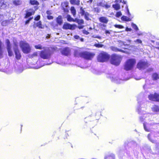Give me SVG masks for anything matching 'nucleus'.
I'll list each match as a JSON object with an SVG mask.
<instances>
[{
  "label": "nucleus",
  "instance_id": "nucleus-1",
  "mask_svg": "<svg viewBox=\"0 0 159 159\" xmlns=\"http://www.w3.org/2000/svg\"><path fill=\"white\" fill-rule=\"evenodd\" d=\"M121 59L120 56L116 54H113L111 55L110 62L112 64L117 66L120 65Z\"/></svg>",
  "mask_w": 159,
  "mask_h": 159
},
{
  "label": "nucleus",
  "instance_id": "nucleus-2",
  "mask_svg": "<svg viewBox=\"0 0 159 159\" xmlns=\"http://www.w3.org/2000/svg\"><path fill=\"white\" fill-rule=\"evenodd\" d=\"M52 52L49 49H46L40 52V57L43 59H49L51 56Z\"/></svg>",
  "mask_w": 159,
  "mask_h": 159
},
{
  "label": "nucleus",
  "instance_id": "nucleus-3",
  "mask_svg": "<svg viewBox=\"0 0 159 159\" xmlns=\"http://www.w3.org/2000/svg\"><path fill=\"white\" fill-rule=\"evenodd\" d=\"M20 47L23 52L25 54L30 53L31 48L29 44L25 42L21 41L20 43Z\"/></svg>",
  "mask_w": 159,
  "mask_h": 159
},
{
  "label": "nucleus",
  "instance_id": "nucleus-4",
  "mask_svg": "<svg viewBox=\"0 0 159 159\" xmlns=\"http://www.w3.org/2000/svg\"><path fill=\"white\" fill-rule=\"evenodd\" d=\"M110 57V56L107 53L102 52H101L97 57V60L99 62H104L108 61Z\"/></svg>",
  "mask_w": 159,
  "mask_h": 159
},
{
  "label": "nucleus",
  "instance_id": "nucleus-5",
  "mask_svg": "<svg viewBox=\"0 0 159 159\" xmlns=\"http://www.w3.org/2000/svg\"><path fill=\"white\" fill-rule=\"evenodd\" d=\"M136 60L133 58L129 59L128 60L124 66L125 69L127 70H130L134 67L136 63Z\"/></svg>",
  "mask_w": 159,
  "mask_h": 159
},
{
  "label": "nucleus",
  "instance_id": "nucleus-6",
  "mask_svg": "<svg viewBox=\"0 0 159 159\" xmlns=\"http://www.w3.org/2000/svg\"><path fill=\"white\" fill-rule=\"evenodd\" d=\"M138 105L137 109V111L139 114L145 115L146 113L145 111L147 107L146 103L143 102H138Z\"/></svg>",
  "mask_w": 159,
  "mask_h": 159
},
{
  "label": "nucleus",
  "instance_id": "nucleus-7",
  "mask_svg": "<svg viewBox=\"0 0 159 159\" xmlns=\"http://www.w3.org/2000/svg\"><path fill=\"white\" fill-rule=\"evenodd\" d=\"M107 77L110 79L111 81L116 84H119L122 83L124 79H119L116 75L113 74H107Z\"/></svg>",
  "mask_w": 159,
  "mask_h": 159
},
{
  "label": "nucleus",
  "instance_id": "nucleus-8",
  "mask_svg": "<svg viewBox=\"0 0 159 159\" xmlns=\"http://www.w3.org/2000/svg\"><path fill=\"white\" fill-rule=\"evenodd\" d=\"M82 57L87 60H91L94 57V54L87 51L82 52Z\"/></svg>",
  "mask_w": 159,
  "mask_h": 159
},
{
  "label": "nucleus",
  "instance_id": "nucleus-9",
  "mask_svg": "<svg viewBox=\"0 0 159 159\" xmlns=\"http://www.w3.org/2000/svg\"><path fill=\"white\" fill-rule=\"evenodd\" d=\"M148 66V63L147 62L140 61L137 64V67L139 70L144 69Z\"/></svg>",
  "mask_w": 159,
  "mask_h": 159
},
{
  "label": "nucleus",
  "instance_id": "nucleus-10",
  "mask_svg": "<svg viewBox=\"0 0 159 159\" xmlns=\"http://www.w3.org/2000/svg\"><path fill=\"white\" fill-rule=\"evenodd\" d=\"M148 98L151 101L159 102V94L156 93L154 94H150L148 95Z\"/></svg>",
  "mask_w": 159,
  "mask_h": 159
},
{
  "label": "nucleus",
  "instance_id": "nucleus-11",
  "mask_svg": "<svg viewBox=\"0 0 159 159\" xmlns=\"http://www.w3.org/2000/svg\"><path fill=\"white\" fill-rule=\"evenodd\" d=\"M13 50L15 55V58L18 61L20 59L21 55L17 46L14 47Z\"/></svg>",
  "mask_w": 159,
  "mask_h": 159
},
{
  "label": "nucleus",
  "instance_id": "nucleus-12",
  "mask_svg": "<svg viewBox=\"0 0 159 159\" xmlns=\"http://www.w3.org/2000/svg\"><path fill=\"white\" fill-rule=\"evenodd\" d=\"M76 26L75 25H71L69 23H65L63 26V28L65 30H74L75 29Z\"/></svg>",
  "mask_w": 159,
  "mask_h": 159
},
{
  "label": "nucleus",
  "instance_id": "nucleus-13",
  "mask_svg": "<svg viewBox=\"0 0 159 159\" xmlns=\"http://www.w3.org/2000/svg\"><path fill=\"white\" fill-rule=\"evenodd\" d=\"M97 5L98 6L104 7L106 9L110 7V6L107 4V3L104 0H99L98 1Z\"/></svg>",
  "mask_w": 159,
  "mask_h": 159
},
{
  "label": "nucleus",
  "instance_id": "nucleus-14",
  "mask_svg": "<svg viewBox=\"0 0 159 159\" xmlns=\"http://www.w3.org/2000/svg\"><path fill=\"white\" fill-rule=\"evenodd\" d=\"M129 145H132L133 147H135L137 146V143L135 141L132 140H127L124 143V146L125 149H127L126 147L129 146Z\"/></svg>",
  "mask_w": 159,
  "mask_h": 159
},
{
  "label": "nucleus",
  "instance_id": "nucleus-15",
  "mask_svg": "<svg viewBox=\"0 0 159 159\" xmlns=\"http://www.w3.org/2000/svg\"><path fill=\"white\" fill-rule=\"evenodd\" d=\"M35 11L33 9H30L26 12L25 16V18H28L32 15L34 14Z\"/></svg>",
  "mask_w": 159,
  "mask_h": 159
},
{
  "label": "nucleus",
  "instance_id": "nucleus-16",
  "mask_svg": "<svg viewBox=\"0 0 159 159\" xmlns=\"http://www.w3.org/2000/svg\"><path fill=\"white\" fill-rule=\"evenodd\" d=\"M8 3L5 0H0V8L1 9H6Z\"/></svg>",
  "mask_w": 159,
  "mask_h": 159
},
{
  "label": "nucleus",
  "instance_id": "nucleus-17",
  "mask_svg": "<svg viewBox=\"0 0 159 159\" xmlns=\"http://www.w3.org/2000/svg\"><path fill=\"white\" fill-rule=\"evenodd\" d=\"M70 50L68 47L64 48L61 51V54L67 56L70 54Z\"/></svg>",
  "mask_w": 159,
  "mask_h": 159
},
{
  "label": "nucleus",
  "instance_id": "nucleus-18",
  "mask_svg": "<svg viewBox=\"0 0 159 159\" xmlns=\"http://www.w3.org/2000/svg\"><path fill=\"white\" fill-rule=\"evenodd\" d=\"M68 4L69 3L67 2H64L61 3L62 8L65 12H67L68 11Z\"/></svg>",
  "mask_w": 159,
  "mask_h": 159
},
{
  "label": "nucleus",
  "instance_id": "nucleus-19",
  "mask_svg": "<svg viewBox=\"0 0 159 159\" xmlns=\"http://www.w3.org/2000/svg\"><path fill=\"white\" fill-rule=\"evenodd\" d=\"M99 20L100 22L105 24L107 23L108 21V19L107 18L104 16L100 17Z\"/></svg>",
  "mask_w": 159,
  "mask_h": 159
},
{
  "label": "nucleus",
  "instance_id": "nucleus-20",
  "mask_svg": "<svg viewBox=\"0 0 159 159\" xmlns=\"http://www.w3.org/2000/svg\"><path fill=\"white\" fill-rule=\"evenodd\" d=\"M36 27H38L39 29H42L44 28V26H43L42 24V22L41 21H39L38 22L36 23V25H33L34 28H35Z\"/></svg>",
  "mask_w": 159,
  "mask_h": 159
},
{
  "label": "nucleus",
  "instance_id": "nucleus-21",
  "mask_svg": "<svg viewBox=\"0 0 159 159\" xmlns=\"http://www.w3.org/2000/svg\"><path fill=\"white\" fill-rule=\"evenodd\" d=\"M152 111L156 113L159 112V106L154 105L151 108Z\"/></svg>",
  "mask_w": 159,
  "mask_h": 159
},
{
  "label": "nucleus",
  "instance_id": "nucleus-22",
  "mask_svg": "<svg viewBox=\"0 0 159 159\" xmlns=\"http://www.w3.org/2000/svg\"><path fill=\"white\" fill-rule=\"evenodd\" d=\"M78 24L79 25H82L84 24V21L83 19H79L77 18H75L74 21Z\"/></svg>",
  "mask_w": 159,
  "mask_h": 159
},
{
  "label": "nucleus",
  "instance_id": "nucleus-23",
  "mask_svg": "<svg viewBox=\"0 0 159 159\" xmlns=\"http://www.w3.org/2000/svg\"><path fill=\"white\" fill-rule=\"evenodd\" d=\"M82 52H80L78 50H75L74 51V55L75 57H82Z\"/></svg>",
  "mask_w": 159,
  "mask_h": 159
},
{
  "label": "nucleus",
  "instance_id": "nucleus-24",
  "mask_svg": "<svg viewBox=\"0 0 159 159\" xmlns=\"http://www.w3.org/2000/svg\"><path fill=\"white\" fill-rule=\"evenodd\" d=\"M2 43L0 40V59L2 58L3 57V51L2 48Z\"/></svg>",
  "mask_w": 159,
  "mask_h": 159
},
{
  "label": "nucleus",
  "instance_id": "nucleus-25",
  "mask_svg": "<svg viewBox=\"0 0 159 159\" xmlns=\"http://www.w3.org/2000/svg\"><path fill=\"white\" fill-rule=\"evenodd\" d=\"M12 3L15 6H18L21 4L22 1L20 0H13Z\"/></svg>",
  "mask_w": 159,
  "mask_h": 159
},
{
  "label": "nucleus",
  "instance_id": "nucleus-26",
  "mask_svg": "<svg viewBox=\"0 0 159 159\" xmlns=\"http://www.w3.org/2000/svg\"><path fill=\"white\" fill-rule=\"evenodd\" d=\"M70 2L71 4L79 5L80 4L79 0H70Z\"/></svg>",
  "mask_w": 159,
  "mask_h": 159
},
{
  "label": "nucleus",
  "instance_id": "nucleus-27",
  "mask_svg": "<svg viewBox=\"0 0 159 159\" xmlns=\"http://www.w3.org/2000/svg\"><path fill=\"white\" fill-rule=\"evenodd\" d=\"M57 23L59 25H61L62 23V20L61 16H59L56 19Z\"/></svg>",
  "mask_w": 159,
  "mask_h": 159
},
{
  "label": "nucleus",
  "instance_id": "nucleus-28",
  "mask_svg": "<svg viewBox=\"0 0 159 159\" xmlns=\"http://www.w3.org/2000/svg\"><path fill=\"white\" fill-rule=\"evenodd\" d=\"M29 3L31 5L38 6L39 4V2L35 0H30Z\"/></svg>",
  "mask_w": 159,
  "mask_h": 159
},
{
  "label": "nucleus",
  "instance_id": "nucleus-29",
  "mask_svg": "<svg viewBox=\"0 0 159 159\" xmlns=\"http://www.w3.org/2000/svg\"><path fill=\"white\" fill-rule=\"evenodd\" d=\"M8 55L9 57H11L13 55V53L11 49V47L7 48Z\"/></svg>",
  "mask_w": 159,
  "mask_h": 159
},
{
  "label": "nucleus",
  "instance_id": "nucleus-30",
  "mask_svg": "<svg viewBox=\"0 0 159 159\" xmlns=\"http://www.w3.org/2000/svg\"><path fill=\"white\" fill-rule=\"evenodd\" d=\"M121 20L123 21H131L130 18L125 16H122L121 18Z\"/></svg>",
  "mask_w": 159,
  "mask_h": 159
},
{
  "label": "nucleus",
  "instance_id": "nucleus-31",
  "mask_svg": "<svg viewBox=\"0 0 159 159\" xmlns=\"http://www.w3.org/2000/svg\"><path fill=\"white\" fill-rule=\"evenodd\" d=\"M104 159H115V156L114 154H111L105 156Z\"/></svg>",
  "mask_w": 159,
  "mask_h": 159
},
{
  "label": "nucleus",
  "instance_id": "nucleus-32",
  "mask_svg": "<svg viewBox=\"0 0 159 159\" xmlns=\"http://www.w3.org/2000/svg\"><path fill=\"white\" fill-rule=\"evenodd\" d=\"M152 78L153 80H157L159 78V77L157 74L154 73L152 75Z\"/></svg>",
  "mask_w": 159,
  "mask_h": 159
},
{
  "label": "nucleus",
  "instance_id": "nucleus-33",
  "mask_svg": "<svg viewBox=\"0 0 159 159\" xmlns=\"http://www.w3.org/2000/svg\"><path fill=\"white\" fill-rule=\"evenodd\" d=\"M112 7L115 9V10H118L120 8V6L119 4L118 3L116 4H113L112 5Z\"/></svg>",
  "mask_w": 159,
  "mask_h": 159
},
{
  "label": "nucleus",
  "instance_id": "nucleus-34",
  "mask_svg": "<svg viewBox=\"0 0 159 159\" xmlns=\"http://www.w3.org/2000/svg\"><path fill=\"white\" fill-rule=\"evenodd\" d=\"M38 56V53L37 52H34L32 54H30L29 57L30 58H32L34 57H37Z\"/></svg>",
  "mask_w": 159,
  "mask_h": 159
},
{
  "label": "nucleus",
  "instance_id": "nucleus-35",
  "mask_svg": "<svg viewBox=\"0 0 159 159\" xmlns=\"http://www.w3.org/2000/svg\"><path fill=\"white\" fill-rule=\"evenodd\" d=\"M70 11L73 16L75 17L76 14V11L74 7H71Z\"/></svg>",
  "mask_w": 159,
  "mask_h": 159
},
{
  "label": "nucleus",
  "instance_id": "nucleus-36",
  "mask_svg": "<svg viewBox=\"0 0 159 159\" xmlns=\"http://www.w3.org/2000/svg\"><path fill=\"white\" fill-rule=\"evenodd\" d=\"M131 26L132 28L134 29L136 31H137L139 30V28L137 26L133 23H132Z\"/></svg>",
  "mask_w": 159,
  "mask_h": 159
},
{
  "label": "nucleus",
  "instance_id": "nucleus-37",
  "mask_svg": "<svg viewBox=\"0 0 159 159\" xmlns=\"http://www.w3.org/2000/svg\"><path fill=\"white\" fill-rule=\"evenodd\" d=\"M6 42L7 45V48L11 47V44L10 41L8 39H6Z\"/></svg>",
  "mask_w": 159,
  "mask_h": 159
},
{
  "label": "nucleus",
  "instance_id": "nucleus-38",
  "mask_svg": "<svg viewBox=\"0 0 159 159\" xmlns=\"http://www.w3.org/2000/svg\"><path fill=\"white\" fill-rule=\"evenodd\" d=\"M151 134H148V137H147L148 138V140L150 141H151V142L153 143H155L156 142V141L155 140L152 139L151 138Z\"/></svg>",
  "mask_w": 159,
  "mask_h": 159
},
{
  "label": "nucleus",
  "instance_id": "nucleus-39",
  "mask_svg": "<svg viewBox=\"0 0 159 159\" xmlns=\"http://www.w3.org/2000/svg\"><path fill=\"white\" fill-rule=\"evenodd\" d=\"M86 12H85V11L84 10V9H83L82 7H80V13L81 16H84V14L85 13H86Z\"/></svg>",
  "mask_w": 159,
  "mask_h": 159
},
{
  "label": "nucleus",
  "instance_id": "nucleus-40",
  "mask_svg": "<svg viewBox=\"0 0 159 159\" xmlns=\"http://www.w3.org/2000/svg\"><path fill=\"white\" fill-rule=\"evenodd\" d=\"M84 16L85 19L86 20H89L90 19L89 17V14L88 12H86Z\"/></svg>",
  "mask_w": 159,
  "mask_h": 159
},
{
  "label": "nucleus",
  "instance_id": "nucleus-41",
  "mask_svg": "<svg viewBox=\"0 0 159 159\" xmlns=\"http://www.w3.org/2000/svg\"><path fill=\"white\" fill-rule=\"evenodd\" d=\"M67 20L68 21H72L73 22H74V20H75V19L72 18L71 16L69 15H68L67 16Z\"/></svg>",
  "mask_w": 159,
  "mask_h": 159
},
{
  "label": "nucleus",
  "instance_id": "nucleus-42",
  "mask_svg": "<svg viewBox=\"0 0 159 159\" xmlns=\"http://www.w3.org/2000/svg\"><path fill=\"white\" fill-rule=\"evenodd\" d=\"M111 49L113 51L115 52H118L119 48L117 47L112 46L111 47Z\"/></svg>",
  "mask_w": 159,
  "mask_h": 159
},
{
  "label": "nucleus",
  "instance_id": "nucleus-43",
  "mask_svg": "<svg viewBox=\"0 0 159 159\" xmlns=\"http://www.w3.org/2000/svg\"><path fill=\"white\" fill-rule=\"evenodd\" d=\"M122 15V14L121 12L120 11H119L116 13L115 16L116 17L118 18L121 16Z\"/></svg>",
  "mask_w": 159,
  "mask_h": 159
},
{
  "label": "nucleus",
  "instance_id": "nucleus-44",
  "mask_svg": "<svg viewBox=\"0 0 159 159\" xmlns=\"http://www.w3.org/2000/svg\"><path fill=\"white\" fill-rule=\"evenodd\" d=\"M34 47L36 49H42L43 48L41 44L35 45Z\"/></svg>",
  "mask_w": 159,
  "mask_h": 159
},
{
  "label": "nucleus",
  "instance_id": "nucleus-45",
  "mask_svg": "<svg viewBox=\"0 0 159 159\" xmlns=\"http://www.w3.org/2000/svg\"><path fill=\"white\" fill-rule=\"evenodd\" d=\"M114 26L115 27L119 29L124 28V27L123 25H115Z\"/></svg>",
  "mask_w": 159,
  "mask_h": 159
},
{
  "label": "nucleus",
  "instance_id": "nucleus-46",
  "mask_svg": "<svg viewBox=\"0 0 159 159\" xmlns=\"http://www.w3.org/2000/svg\"><path fill=\"white\" fill-rule=\"evenodd\" d=\"M146 114V113L145 115H143V116H141L139 117V120L141 122H142L143 121L144 118H146L147 116H145V115Z\"/></svg>",
  "mask_w": 159,
  "mask_h": 159
},
{
  "label": "nucleus",
  "instance_id": "nucleus-47",
  "mask_svg": "<svg viewBox=\"0 0 159 159\" xmlns=\"http://www.w3.org/2000/svg\"><path fill=\"white\" fill-rule=\"evenodd\" d=\"M33 18V17H30L29 19L27 20L25 22V24L26 25L29 24L30 20Z\"/></svg>",
  "mask_w": 159,
  "mask_h": 159
},
{
  "label": "nucleus",
  "instance_id": "nucleus-48",
  "mask_svg": "<svg viewBox=\"0 0 159 159\" xmlns=\"http://www.w3.org/2000/svg\"><path fill=\"white\" fill-rule=\"evenodd\" d=\"M94 11L97 13H99L100 11V10L99 8L97 7L94 8Z\"/></svg>",
  "mask_w": 159,
  "mask_h": 159
},
{
  "label": "nucleus",
  "instance_id": "nucleus-49",
  "mask_svg": "<svg viewBox=\"0 0 159 159\" xmlns=\"http://www.w3.org/2000/svg\"><path fill=\"white\" fill-rule=\"evenodd\" d=\"M134 42L135 43H140L141 44H142V41L140 39H137L134 40Z\"/></svg>",
  "mask_w": 159,
  "mask_h": 159
},
{
  "label": "nucleus",
  "instance_id": "nucleus-50",
  "mask_svg": "<svg viewBox=\"0 0 159 159\" xmlns=\"http://www.w3.org/2000/svg\"><path fill=\"white\" fill-rule=\"evenodd\" d=\"M116 1L117 2H122L124 4H126V1L124 0H116Z\"/></svg>",
  "mask_w": 159,
  "mask_h": 159
},
{
  "label": "nucleus",
  "instance_id": "nucleus-51",
  "mask_svg": "<svg viewBox=\"0 0 159 159\" xmlns=\"http://www.w3.org/2000/svg\"><path fill=\"white\" fill-rule=\"evenodd\" d=\"M40 15H38L35 18H34V20L35 21H38L40 19Z\"/></svg>",
  "mask_w": 159,
  "mask_h": 159
},
{
  "label": "nucleus",
  "instance_id": "nucleus-52",
  "mask_svg": "<svg viewBox=\"0 0 159 159\" xmlns=\"http://www.w3.org/2000/svg\"><path fill=\"white\" fill-rule=\"evenodd\" d=\"M143 125L144 128L145 130L146 131H148V132L149 131V129L147 128V127H146L145 123H143Z\"/></svg>",
  "mask_w": 159,
  "mask_h": 159
},
{
  "label": "nucleus",
  "instance_id": "nucleus-53",
  "mask_svg": "<svg viewBox=\"0 0 159 159\" xmlns=\"http://www.w3.org/2000/svg\"><path fill=\"white\" fill-rule=\"evenodd\" d=\"M120 42H121V43L122 44V45L125 46H128L129 45V44H126L125 42L121 41H120Z\"/></svg>",
  "mask_w": 159,
  "mask_h": 159
},
{
  "label": "nucleus",
  "instance_id": "nucleus-54",
  "mask_svg": "<svg viewBox=\"0 0 159 159\" xmlns=\"http://www.w3.org/2000/svg\"><path fill=\"white\" fill-rule=\"evenodd\" d=\"M47 17V19L49 20H52L53 19V17L52 16L48 15Z\"/></svg>",
  "mask_w": 159,
  "mask_h": 159
},
{
  "label": "nucleus",
  "instance_id": "nucleus-55",
  "mask_svg": "<svg viewBox=\"0 0 159 159\" xmlns=\"http://www.w3.org/2000/svg\"><path fill=\"white\" fill-rule=\"evenodd\" d=\"M83 33L87 35L89 34V33L87 30H83Z\"/></svg>",
  "mask_w": 159,
  "mask_h": 159
},
{
  "label": "nucleus",
  "instance_id": "nucleus-56",
  "mask_svg": "<svg viewBox=\"0 0 159 159\" xmlns=\"http://www.w3.org/2000/svg\"><path fill=\"white\" fill-rule=\"evenodd\" d=\"M95 46L97 47L101 48L102 47L103 45L102 44H97L95 45Z\"/></svg>",
  "mask_w": 159,
  "mask_h": 159
},
{
  "label": "nucleus",
  "instance_id": "nucleus-57",
  "mask_svg": "<svg viewBox=\"0 0 159 159\" xmlns=\"http://www.w3.org/2000/svg\"><path fill=\"white\" fill-rule=\"evenodd\" d=\"M74 38L75 39H80V36L77 35H74Z\"/></svg>",
  "mask_w": 159,
  "mask_h": 159
},
{
  "label": "nucleus",
  "instance_id": "nucleus-58",
  "mask_svg": "<svg viewBox=\"0 0 159 159\" xmlns=\"http://www.w3.org/2000/svg\"><path fill=\"white\" fill-rule=\"evenodd\" d=\"M105 33L106 35H107L108 34H110V32L109 30H106L105 31Z\"/></svg>",
  "mask_w": 159,
  "mask_h": 159
},
{
  "label": "nucleus",
  "instance_id": "nucleus-59",
  "mask_svg": "<svg viewBox=\"0 0 159 159\" xmlns=\"http://www.w3.org/2000/svg\"><path fill=\"white\" fill-rule=\"evenodd\" d=\"M51 64V63H45V64H43V65H41L38 68H40L42 67L43 66H44V65H50V64Z\"/></svg>",
  "mask_w": 159,
  "mask_h": 159
},
{
  "label": "nucleus",
  "instance_id": "nucleus-60",
  "mask_svg": "<svg viewBox=\"0 0 159 159\" xmlns=\"http://www.w3.org/2000/svg\"><path fill=\"white\" fill-rule=\"evenodd\" d=\"M84 27V26L82 25H80L78 26V28L79 29H82Z\"/></svg>",
  "mask_w": 159,
  "mask_h": 159
},
{
  "label": "nucleus",
  "instance_id": "nucleus-61",
  "mask_svg": "<svg viewBox=\"0 0 159 159\" xmlns=\"http://www.w3.org/2000/svg\"><path fill=\"white\" fill-rule=\"evenodd\" d=\"M128 17L130 18L131 21V19L132 18H133L134 17V16L133 15H132L131 14H130V15H128Z\"/></svg>",
  "mask_w": 159,
  "mask_h": 159
},
{
  "label": "nucleus",
  "instance_id": "nucleus-62",
  "mask_svg": "<svg viewBox=\"0 0 159 159\" xmlns=\"http://www.w3.org/2000/svg\"><path fill=\"white\" fill-rule=\"evenodd\" d=\"M157 124H159V123L152 122V123H150V125H156Z\"/></svg>",
  "mask_w": 159,
  "mask_h": 159
},
{
  "label": "nucleus",
  "instance_id": "nucleus-63",
  "mask_svg": "<svg viewBox=\"0 0 159 159\" xmlns=\"http://www.w3.org/2000/svg\"><path fill=\"white\" fill-rule=\"evenodd\" d=\"M69 136V135L68 134V133H66V134H65V137L64 138V139H67V137Z\"/></svg>",
  "mask_w": 159,
  "mask_h": 159
},
{
  "label": "nucleus",
  "instance_id": "nucleus-64",
  "mask_svg": "<svg viewBox=\"0 0 159 159\" xmlns=\"http://www.w3.org/2000/svg\"><path fill=\"white\" fill-rule=\"evenodd\" d=\"M46 13L47 15H50L52 14L51 11H47L46 12Z\"/></svg>",
  "mask_w": 159,
  "mask_h": 159
}]
</instances>
